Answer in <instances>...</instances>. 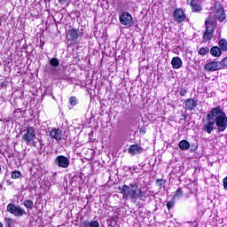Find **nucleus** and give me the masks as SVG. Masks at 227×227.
Segmentation results:
<instances>
[{
	"label": "nucleus",
	"instance_id": "nucleus-11",
	"mask_svg": "<svg viewBox=\"0 0 227 227\" xmlns=\"http://www.w3.org/2000/svg\"><path fill=\"white\" fill-rule=\"evenodd\" d=\"M50 136L51 139H55V141H61V139H63V132L59 129H53L50 132Z\"/></svg>",
	"mask_w": 227,
	"mask_h": 227
},
{
	"label": "nucleus",
	"instance_id": "nucleus-1",
	"mask_svg": "<svg viewBox=\"0 0 227 227\" xmlns=\"http://www.w3.org/2000/svg\"><path fill=\"white\" fill-rule=\"evenodd\" d=\"M215 126L218 132H224L227 129L226 113L221 109V106L214 107L208 112L203 125V130L207 134H212Z\"/></svg>",
	"mask_w": 227,
	"mask_h": 227
},
{
	"label": "nucleus",
	"instance_id": "nucleus-7",
	"mask_svg": "<svg viewBox=\"0 0 227 227\" xmlns=\"http://www.w3.org/2000/svg\"><path fill=\"white\" fill-rule=\"evenodd\" d=\"M119 20L122 26H129V27L132 26V15L129 12H122L119 17Z\"/></svg>",
	"mask_w": 227,
	"mask_h": 227
},
{
	"label": "nucleus",
	"instance_id": "nucleus-34",
	"mask_svg": "<svg viewBox=\"0 0 227 227\" xmlns=\"http://www.w3.org/2000/svg\"><path fill=\"white\" fill-rule=\"evenodd\" d=\"M0 227H3V223L0 222Z\"/></svg>",
	"mask_w": 227,
	"mask_h": 227
},
{
	"label": "nucleus",
	"instance_id": "nucleus-12",
	"mask_svg": "<svg viewBox=\"0 0 227 227\" xmlns=\"http://www.w3.org/2000/svg\"><path fill=\"white\" fill-rule=\"evenodd\" d=\"M67 38L70 42H75L79 38V34L77 33V30L75 28H71L67 35Z\"/></svg>",
	"mask_w": 227,
	"mask_h": 227
},
{
	"label": "nucleus",
	"instance_id": "nucleus-21",
	"mask_svg": "<svg viewBox=\"0 0 227 227\" xmlns=\"http://www.w3.org/2000/svg\"><path fill=\"white\" fill-rule=\"evenodd\" d=\"M182 194H184L182 188H178L173 194V200H180V198H182Z\"/></svg>",
	"mask_w": 227,
	"mask_h": 227
},
{
	"label": "nucleus",
	"instance_id": "nucleus-6",
	"mask_svg": "<svg viewBox=\"0 0 227 227\" xmlns=\"http://www.w3.org/2000/svg\"><path fill=\"white\" fill-rule=\"evenodd\" d=\"M221 68L222 65L220 61H209L204 66L206 72H217V70H221Z\"/></svg>",
	"mask_w": 227,
	"mask_h": 227
},
{
	"label": "nucleus",
	"instance_id": "nucleus-15",
	"mask_svg": "<svg viewBox=\"0 0 227 227\" xmlns=\"http://www.w3.org/2000/svg\"><path fill=\"white\" fill-rule=\"evenodd\" d=\"M187 4L192 7V12H201V5L196 3V0H186Z\"/></svg>",
	"mask_w": 227,
	"mask_h": 227
},
{
	"label": "nucleus",
	"instance_id": "nucleus-24",
	"mask_svg": "<svg viewBox=\"0 0 227 227\" xmlns=\"http://www.w3.org/2000/svg\"><path fill=\"white\" fill-rule=\"evenodd\" d=\"M12 178H13L14 180H17V178H20V171H19V170L12 171Z\"/></svg>",
	"mask_w": 227,
	"mask_h": 227
},
{
	"label": "nucleus",
	"instance_id": "nucleus-22",
	"mask_svg": "<svg viewBox=\"0 0 227 227\" xmlns=\"http://www.w3.org/2000/svg\"><path fill=\"white\" fill-rule=\"evenodd\" d=\"M208 52H210V49H208V47H202L199 50V54L200 56H207Z\"/></svg>",
	"mask_w": 227,
	"mask_h": 227
},
{
	"label": "nucleus",
	"instance_id": "nucleus-2",
	"mask_svg": "<svg viewBox=\"0 0 227 227\" xmlns=\"http://www.w3.org/2000/svg\"><path fill=\"white\" fill-rule=\"evenodd\" d=\"M123 200H131V201H137L138 198H143V192L137 188V185L131 184L129 185L124 184L118 187Z\"/></svg>",
	"mask_w": 227,
	"mask_h": 227
},
{
	"label": "nucleus",
	"instance_id": "nucleus-3",
	"mask_svg": "<svg viewBox=\"0 0 227 227\" xmlns=\"http://www.w3.org/2000/svg\"><path fill=\"white\" fill-rule=\"evenodd\" d=\"M206 31L203 35L204 42H210L214 38V30L215 29V18L209 16L206 20Z\"/></svg>",
	"mask_w": 227,
	"mask_h": 227
},
{
	"label": "nucleus",
	"instance_id": "nucleus-10",
	"mask_svg": "<svg viewBox=\"0 0 227 227\" xmlns=\"http://www.w3.org/2000/svg\"><path fill=\"white\" fill-rule=\"evenodd\" d=\"M198 106V101L193 98H188L184 101V109L187 111H194Z\"/></svg>",
	"mask_w": 227,
	"mask_h": 227
},
{
	"label": "nucleus",
	"instance_id": "nucleus-29",
	"mask_svg": "<svg viewBox=\"0 0 227 227\" xmlns=\"http://www.w3.org/2000/svg\"><path fill=\"white\" fill-rule=\"evenodd\" d=\"M59 4H62L63 6L67 7L68 4L67 3V0H59Z\"/></svg>",
	"mask_w": 227,
	"mask_h": 227
},
{
	"label": "nucleus",
	"instance_id": "nucleus-25",
	"mask_svg": "<svg viewBox=\"0 0 227 227\" xmlns=\"http://www.w3.org/2000/svg\"><path fill=\"white\" fill-rule=\"evenodd\" d=\"M69 102H70L71 106H77V98L71 97L69 99Z\"/></svg>",
	"mask_w": 227,
	"mask_h": 227
},
{
	"label": "nucleus",
	"instance_id": "nucleus-28",
	"mask_svg": "<svg viewBox=\"0 0 227 227\" xmlns=\"http://www.w3.org/2000/svg\"><path fill=\"white\" fill-rule=\"evenodd\" d=\"M220 63L222 65V68L223 67H227V57L224 58Z\"/></svg>",
	"mask_w": 227,
	"mask_h": 227
},
{
	"label": "nucleus",
	"instance_id": "nucleus-19",
	"mask_svg": "<svg viewBox=\"0 0 227 227\" xmlns=\"http://www.w3.org/2000/svg\"><path fill=\"white\" fill-rule=\"evenodd\" d=\"M23 205L27 210H33V207H35V202H33V200H25L23 201Z\"/></svg>",
	"mask_w": 227,
	"mask_h": 227
},
{
	"label": "nucleus",
	"instance_id": "nucleus-9",
	"mask_svg": "<svg viewBox=\"0 0 227 227\" xmlns=\"http://www.w3.org/2000/svg\"><path fill=\"white\" fill-rule=\"evenodd\" d=\"M174 20L177 22L178 24L184 22L186 19L185 12L182 9H176L173 12Z\"/></svg>",
	"mask_w": 227,
	"mask_h": 227
},
{
	"label": "nucleus",
	"instance_id": "nucleus-30",
	"mask_svg": "<svg viewBox=\"0 0 227 227\" xmlns=\"http://www.w3.org/2000/svg\"><path fill=\"white\" fill-rule=\"evenodd\" d=\"M157 184H158V185H160V187H162V185H164V184H166V182H164V180H162V179H158Z\"/></svg>",
	"mask_w": 227,
	"mask_h": 227
},
{
	"label": "nucleus",
	"instance_id": "nucleus-23",
	"mask_svg": "<svg viewBox=\"0 0 227 227\" xmlns=\"http://www.w3.org/2000/svg\"><path fill=\"white\" fill-rule=\"evenodd\" d=\"M50 65L51 67H59V60L56 58H52L50 60Z\"/></svg>",
	"mask_w": 227,
	"mask_h": 227
},
{
	"label": "nucleus",
	"instance_id": "nucleus-33",
	"mask_svg": "<svg viewBox=\"0 0 227 227\" xmlns=\"http://www.w3.org/2000/svg\"><path fill=\"white\" fill-rule=\"evenodd\" d=\"M187 94V91L184 90V91H181V97H184V95Z\"/></svg>",
	"mask_w": 227,
	"mask_h": 227
},
{
	"label": "nucleus",
	"instance_id": "nucleus-13",
	"mask_svg": "<svg viewBox=\"0 0 227 227\" xmlns=\"http://www.w3.org/2000/svg\"><path fill=\"white\" fill-rule=\"evenodd\" d=\"M128 152L130 155H137V153H141V152H143V148L137 145H132L128 148Z\"/></svg>",
	"mask_w": 227,
	"mask_h": 227
},
{
	"label": "nucleus",
	"instance_id": "nucleus-32",
	"mask_svg": "<svg viewBox=\"0 0 227 227\" xmlns=\"http://www.w3.org/2000/svg\"><path fill=\"white\" fill-rule=\"evenodd\" d=\"M5 223L8 224V226H10V224H12L13 221L12 220V218H5Z\"/></svg>",
	"mask_w": 227,
	"mask_h": 227
},
{
	"label": "nucleus",
	"instance_id": "nucleus-14",
	"mask_svg": "<svg viewBox=\"0 0 227 227\" xmlns=\"http://www.w3.org/2000/svg\"><path fill=\"white\" fill-rule=\"evenodd\" d=\"M172 67L175 70H178V68H182V59L180 57H174L171 60Z\"/></svg>",
	"mask_w": 227,
	"mask_h": 227
},
{
	"label": "nucleus",
	"instance_id": "nucleus-16",
	"mask_svg": "<svg viewBox=\"0 0 227 227\" xmlns=\"http://www.w3.org/2000/svg\"><path fill=\"white\" fill-rule=\"evenodd\" d=\"M216 18L219 22H224V20H226V12H224V10L223 8L217 10Z\"/></svg>",
	"mask_w": 227,
	"mask_h": 227
},
{
	"label": "nucleus",
	"instance_id": "nucleus-4",
	"mask_svg": "<svg viewBox=\"0 0 227 227\" xmlns=\"http://www.w3.org/2000/svg\"><path fill=\"white\" fill-rule=\"evenodd\" d=\"M7 210L15 217H22L26 214V210L22 209L20 206H15L13 204H8Z\"/></svg>",
	"mask_w": 227,
	"mask_h": 227
},
{
	"label": "nucleus",
	"instance_id": "nucleus-17",
	"mask_svg": "<svg viewBox=\"0 0 227 227\" xmlns=\"http://www.w3.org/2000/svg\"><path fill=\"white\" fill-rule=\"evenodd\" d=\"M210 54H211V56H214L215 58H219V56H221V54H222L221 48L217 47V46L212 47L210 50Z\"/></svg>",
	"mask_w": 227,
	"mask_h": 227
},
{
	"label": "nucleus",
	"instance_id": "nucleus-35",
	"mask_svg": "<svg viewBox=\"0 0 227 227\" xmlns=\"http://www.w3.org/2000/svg\"><path fill=\"white\" fill-rule=\"evenodd\" d=\"M0 171H1V168H0Z\"/></svg>",
	"mask_w": 227,
	"mask_h": 227
},
{
	"label": "nucleus",
	"instance_id": "nucleus-8",
	"mask_svg": "<svg viewBox=\"0 0 227 227\" xmlns=\"http://www.w3.org/2000/svg\"><path fill=\"white\" fill-rule=\"evenodd\" d=\"M54 162L59 168H68V166L70 165V160H68V158L64 155L57 156Z\"/></svg>",
	"mask_w": 227,
	"mask_h": 227
},
{
	"label": "nucleus",
	"instance_id": "nucleus-20",
	"mask_svg": "<svg viewBox=\"0 0 227 227\" xmlns=\"http://www.w3.org/2000/svg\"><path fill=\"white\" fill-rule=\"evenodd\" d=\"M220 50L223 52H227V41L226 39H221L218 43Z\"/></svg>",
	"mask_w": 227,
	"mask_h": 227
},
{
	"label": "nucleus",
	"instance_id": "nucleus-5",
	"mask_svg": "<svg viewBox=\"0 0 227 227\" xmlns=\"http://www.w3.org/2000/svg\"><path fill=\"white\" fill-rule=\"evenodd\" d=\"M36 137V131H35V128L27 127L26 129V133L23 135V141L25 143H31V141H35Z\"/></svg>",
	"mask_w": 227,
	"mask_h": 227
},
{
	"label": "nucleus",
	"instance_id": "nucleus-18",
	"mask_svg": "<svg viewBox=\"0 0 227 227\" xmlns=\"http://www.w3.org/2000/svg\"><path fill=\"white\" fill-rule=\"evenodd\" d=\"M180 150H189L191 144L187 140H181L178 144Z\"/></svg>",
	"mask_w": 227,
	"mask_h": 227
},
{
	"label": "nucleus",
	"instance_id": "nucleus-31",
	"mask_svg": "<svg viewBox=\"0 0 227 227\" xmlns=\"http://www.w3.org/2000/svg\"><path fill=\"white\" fill-rule=\"evenodd\" d=\"M223 189L227 191V176L223 180Z\"/></svg>",
	"mask_w": 227,
	"mask_h": 227
},
{
	"label": "nucleus",
	"instance_id": "nucleus-27",
	"mask_svg": "<svg viewBox=\"0 0 227 227\" xmlns=\"http://www.w3.org/2000/svg\"><path fill=\"white\" fill-rule=\"evenodd\" d=\"M83 227H91V222L90 221H85L82 223Z\"/></svg>",
	"mask_w": 227,
	"mask_h": 227
},
{
	"label": "nucleus",
	"instance_id": "nucleus-26",
	"mask_svg": "<svg viewBox=\"0 0 227 227\" xmlns=\"http://www.w3.org/2000/svg\"><path fill=\"white\" fill-rule=\"evenodd\" d=\"M175 207V201H168L167 203V208L170 210V208H173Z\"/></svg>",
	"mask_w": 227,
	"mask_h": 227
}]
</instances>
